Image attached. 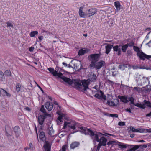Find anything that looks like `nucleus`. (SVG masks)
I'll return each instance as SVG.
<instances>
[{
    "label": "nucleus",
    "instance_id": "f257e3e1",
    "mask_svg": "<svg viewBox=\"0 0 151 151\" xmlns=\"http://www.w3.org/2000/svg\"><path fill=\"white\" fill-rule=\"evenodd\" d=\"M90 83L89 80H83L81 81L79 80H72V84L70 85L80 91L86 93L87 89H89L88 86Z\"/></svg>",
    "mask_w": 151,
    "mask_h": 151
},
{
    "label": "nucleus",
    "instance_id": "f03ea898",
    "mask_svg": "<svg viewBox=\"0 0 151 151\" xmlns=\"http://www.w3.org/2000/svg\"><path fill=\"white\" fill-rule=\"evenodd\" d=\"M40 139L45 142L44 147L45 151H50L51 145L47 141H46L45 134L44 132L41 131L39 134Z\"/></svg>",
    "mask_w": 151,
    "mask_h": 151
},
{
    "label": "nucleus",
    "instance_id": "7ed1b4c3",
    "mask_svg": "<svg viewBox=\"0 0 151 151\" xmlns=\"http://www.w3.org/2000/svg\"><path fill=\"white\" fill-rule=\"evenodd\" d=\"M88 131L89 133V135L91 137V138L93 140V141L95 142L96 141L99 142V137H101L102 135H105L106 136H107V135H112L111 134L106 133H104L106 134H103L100 132L96 133V134L92 130H88Z\"/></svg>",
    "mask_w": 151,
    "mask_h": 151
},
{
    "label": "nucleus",
    "instance_id": "20e7f679",
    "mask_svg": "<svg viewBox=\"0 0 151 151\" xmlns=\"http://www.w3.org/2000/svg\"><path fill=\"white\" fill-rule=\"evenodd\" d=\"M101 55L100 52L99 54H94L89 55L88 58L91 63L90 64L91 67H93L95 63H96L99 59Z\"/></svg>",
    "mask_w": 151,
    "mask_h": 151
},
{
    "label": "nucleus",
    "instance_id": "39448f33",
    "mask_svg": "<svg viewBox=\"0 0 151 151\" xmlns=\"http://www.w3.org/2000/svg\"><path fill=\"white\" fill-rule=\"evenodd\" d=\"M133 49L135 51L137 52V55L141 60H144L145 58L149 59L151 58V55H147L142 51L140 52L139 49L137 47L133 46Z\"/></svg>",
    "mask_w": 151,
    "mask_h": 151
},
{
    "label": "nucleus",
    "instance_id": "423d86ee",
    "mask_svg": "<svg viewBox=\"0 0 151 151\" xmlns=\"http://www.w3.org/2000/svg\"><path fill=\"white\" fill-rule=\"evenodd\" d=\"M78 123L75 122L71 123L68 122H65L64 123V126L63 127V129L66 128L67 126L69 127L70 128L73 129H75L76 127H78Z\"/></svg>",
    "mask_w": 151,
    "mask_h": 151
},
{
    "label": "nucleus",
    "instance_id": "0eeeda50",
    "mask_svg": "<svg viewBox=\"0 0 151 151\" xmlns=\"http://www.w3.org/2000/svg\"><path fill=\"white\" fill-rule=\"evenodd\" d=\"M55 75L56 76H57L58 77L60 78L63 80L64 82L67 83L69 85H70L72 84V80L65 76H63V74L61 73L60 72H57V73Z\"/></svg>",
    "mask_w": 151,
    "mask_h": 151
},
{
    "label": "nucleus",
    "instance_id": "6e6552de",
    "mask_svg": "<svg viewBox=\"0 0 151 151\" xmlns=\"http://www.w3.org/2000/svg\"><path fill=\"white\" fill-rule=\"evenodd\" d=\"M107 141V139L106 138L101 136L100 139H99V142L98 145L96 150L98 151L102 146L106 145Z\"/></svg>",
    "mask_w": 151,
    "mask_h": 151
},
{
    "label": "nucleus",
    "instance_id": "1a4fd4ad",
    "mask_svg": "<svg viewBox=\"0 0 151 151\" xmlns=\"http://www.w3.org/2000/svg\"><path fill=\"white\" fill-rule=\"evenodd\" d=\"M105 63L104 61L101 60L95 63L94 67L96 70H99L102 67L105 65Z\"/></svg>",
    "mask_w": 151,
    "mask_h": 151
},
{
    "label": "nucleus",
    "instance_id": "9d476101",
    "mask_svg": "<svg viewBox=\"0 0 151 151\" xmlns=\"http://www.w3.org/2000/svg\"><path fill=\"white\" fill-rule=\"evenodd\" d=\"M94 96L100 99H103L104 100L106 99V96L104 94L103 92L101 90H100L99 92L96 94L94 95Z\"/></svg>",
    "mask_w": 151,
    "mask_h": 151
},
{
    "label": "nucleus",
    "instance_id": "9b49d317",
    "mask_svg": "<svg viewBox=\"0 0 151 151\" xmlns=\"http://www.w3.org/2000/svg\"><path fill=\"white\" fill-rule=\"evenodd\" d=\"M97 12L96 8H93L88 10L87 12L88 17H90L94 15Z\"/></svg>",
    "mask_w": 151,
    "mask_h": 151
},
{
    "label": "nucleus",
    "instance_id": "f8f14e48",
    "mask_svg": "<svg viewBox=\"0 0 151 151\" xmlns=\"http://www.w3.org/2000/svg\"><path fill=\"white\" fill-rule=\"evenodd\" d=\"M119 103V100L117 99H114V101H110L109 100H108L106 104L110 106H117Z\"/></svg>",
    "mask_w": 151,
    "mask_h": 151
},
{
    "label": "nucleus",
    "instance_id": "ddd939ff",
    "mask_svg": "<svg viewBox=\"0 0 151 151\" xmlns=\"http://www.w3.org/2000/svg\"><path fill=\"white\" fill-rule=\"evenodd\" d=\"M130 146H131V147H133L134 148L132 150H135V151L139 147L142 149H143L147 147V145L146 144L140 145H130Z\"/></svg>",
    "mask_w": 151,
    "mask_h": 151
},
{
    "label": "nucleus",
    "instance_id": "4468645a",
    "mask_svg": "<svg viewBox=\"0 0 151 151\" xmlns=\"http://www.w3.org/2000/svg\"><path fill=\"white\" fill-rule=\"evenodd\" d=\"M45 108L49 111H51L53 107V104L52 103L47 102L45 104Z\"/></svg>",
    "mask_w": 151,
    "mask_h": 151
},
{
    "label": "nucleus",
    "instance_id": "2eb2a0df",
    "mask_svg": "<svg viewBox=\"0 0 151 151\" xmlns=\"http://www.w3.org/2000/svg\"><path fill=\"white\" fill-rule=\"evenodd\" d=\"M46 117H45V116L42 115L39 116L37 118V121L39 124L40 125H42Z\"/></svg>",
    "mask_w": 151,
    "mask_h": 151
},
{
    "label": "nucleus",
    "instance_id": "dca6fc26",
    "mask_svg": "<svg viewBox=\"0 0 151 151\" xmlns=\"http://www.w3.org/2000/svg\"><path fill=\"white\" fill-rule=\"evenodd\" d=\"M122 45H115L113 46V48L114 52H117L118 55H120L121 54V47Z\"/></svg>",
    "mask_w": 151,
    "mask_h": 151
},
{
    "label": "nucleus",
    "instance_id": "f3484780",
    "mask_svg": "<svg viewBox=\"0 0 151 151\" xmlns=\"http://www.w3.org/2000/svg\"><path fill=\"white\" fill-rule=\"evenodd\" d=\"M83 6L80 7L79 11V14L81 17L84 18L87 17V13L85 14V12H83Z\"/></svg>",
    "mask_w": 151,
    "mask_h": 151
},
{
    "label": "nucleus",
    "instance_id": "a211bd4d",
    "mask_svg": "<svg viewBox=\"0 0 151 151\" xmlns=\"http://www.w3.org/2000/svg\"><path fill=\"white\" fill-rule=\"evenodd\" d=\"M80 129L79 131L82 133L86 135L89 134L88 130H91L90 129H87V128L84 127H80Z\"/></svg>",
    "mask_w": 151,
    "mask_h": 151
},
{
    "label": "nucleus",
    "instance_id": "6ab92c4d",
    "mask_svg": "<svg viewBox=\"0 0 151 151\" xmlns=\"http://www.w3.org/2000/svg\"><path fill=\"white\" fill-rule=\"evenodd\" d=\"M1 94L3 96H7L9 97L11 96V94L8 93L6 91L0 88V96Z\"/></svg>",
    "mask_w": 151,
    "mask_h": 151
},
{
    "label": "nucleus",
    "instance_id": "aec40b11",
    "mask_svg": "<svg viewBox=\"0 0 151 151\" xmlns=\"http://www.w3.org/2000/svg\"><path fill=\"white\" fill-rule=\"evenodd\" d=\"M118 98L120 99V101L124 103H126L129 102L128 97L126 96H121L119 95L118 96Z\"/></svg>",
    "mask_w": 151,
    "mask_h": 151
},
{
    "label": "nucleus",
    "instance_id": "412c9836",
    "mask_svg": "<svg viewBox=\"0 0 151 151\" xmlns=\"http://www.w3.org/2000/svg\"><path fill=\"white\" fill-rule=\"evenodd\" d=\"M117 145H118L119 148L122 149L123 148H126V147H128L129 146H130V145L127 144H125L118 142H117Z\"/></svg>",
    "mask_w": 151,
    "mask_h": 151
},
{
    "label": "nucleus",
    "instance_id": "4be33fe9",
    "mask_svg": "<svg viewBox=\"0 0 151 151\" xmlns=\"http://www.w3.org/2000/svg\"><path fill=\"white\" fill-rule=\"evenodd\" d=\"M80 145V143L78 142H74L70 145V148L71 149H74L78 147Z\"/></svg>",
    "mask_w": 151,
    "mask_h": 151
},
{
    "label": "nucleus",
    "instance_id": "5701e85b",
    "mask_svg": "<svg viewBox=\"0 0 151 151\" xmlns=\"http://www.w3.org/2000/svg\"><path fill=\"white\" fill-rule=\"evenodd\" d=\"M48 134L50 136L52 137L54 136V131L52 127H49L48 129Z\"/></svg>",
    "mask_w": 151,
    "mask_h": 151
},
{
    "label": "nucleus",
    "instance_id": "b1692460",
    "mask_svg": "<svg viewBox=\"0 0 151 151\" xmlns=\"http://www.w3.org/2000/svg\"><path fill=\"white\" fill-rule=\"evenodd\" d=\"M113 45L108 44L105 46L106 52L105 53L107 54H108L110 52L112 48Z\"/></svg>",
    "mask_w": 151,
    "mask_h": 151
},
{
    "label": "nucleus",
    "instance_id": "393cba45",
    "mask_svg": "<svg viewBox=\"0 0 151 151\" xmlns=\"http://www.w3.org/2000/svg\"><path fill=\"white\" fill-rule=\"evenodd\" d=\"M97 78V77L96 74L94 73H93L92 75V76L90 78L88 79V80H89L90 82H95L96 81Z\"/></svg>",
    "mask_w": 151,
    "mask_h": 151
},
{
    "label": "nucleus",
    "instance_id": "a878e982",
    "mask_svg": "<svg viewBox=\"0 0 151 151\" xmlns=\"http://www.w3.org/2000/svg\"><path fill=\"white\" fill-rule=\"evenodd\" d=\"M114 5L116 8L117 11H119L120 9L121 5L119 2L116 1L114 2Z\"/></svg>",
    "mask_w": 151,
    "mask_h": 151
},
{
    "label": "nucleus",
    "instance_id": "bb28decb",
    "mask_svg": "<svg viewBox=\"0 0 151 151\" xmlns=\"http://www.w3.org/2000/svg\"><path fill=\"white\" fill-rule=\"evenodd\" d=\"M48 70L54 76H55V74L57 73V71L51 68H48Z\"/></svg>",
    "mask_w": 151,
    "mask_h": 151
},
{
    "label": "nucleus",
    "instance_id": "cd10ccee",
    "mask_svg": "<svg viewBox=\"0 0 151 151\" xmlns=\"http://www.w3.org/2000/svg\"><path fill=\"white\" fill-rule=\"evenodd\" d=\"M117 142L115 141H109L107 142V144L108 145H111L112 146L114 145H117Z\"/></svg>",
    "mask_w": 151,
    "mask_h": 151
},
{
    "label": "nucleus",
    "instance_id": "c85d7f7f",
    "mask_svg": "<svg viewBox=\"0 0 151 151\" xmlns=\"http://www.w3.org/2000/svg\"><path fill=\"white\" fill-rule=\"evenodd\" d=\"M121 49L122 50V52H125L127 49L128 48V45L126 44H125L121 46Z\"/></svg>",
    "mask_w": 151,
    "mask_h": 151
},
{
    "label": "nucleus",
    "instance_id": "c756f323",
    "mask_svg": "<svg viewBox=\"0 0 151 151\" xmlns=\"http://www.w3.org/2000/svg\"><path fill=\"white\" fill-rule=\"evenodd\" d=\"M20 131V128L19 126H16L14 128V131L16 134H19V132Z\"/></svg>",
    "mask_w": 151,
    "mask_h": 151
},
{
    "label": "nucleus",
    "instance_id": "7c9ffc66",
    "mask_svg": "<svg viewBox=\"0 0 151 151\" xmlns=\"http://www.w3.org/2000/svg\"><path fill=\"white\" fill-rule=\"evenodd\" d=\"M141 133L146 132V129H144L138 128L136 130V132Z\"/></svg>",
    "mask_w": 151,
    "mask_h": 151
},
{
    "label": "nucleus",
    "instance_id": "2f4dec72",
    "mask_svg": "<svg viewBox=\"0 0 151 151\" xmlns=\"http://www.w3.org/2000/svg\"><path fill=\"white\" fill-rule=\"evenodd\" d=\"M5 79V76L4 73L0 70V81H2Z\"/></svg>",
    "mask_w": 151,
    "mask_h": 151
},
{
    "label": "nucleus",
    "instance_id": "473e14b6",
    "mask_svg": "<svg viewBox=\"0 0 151 151\" xmlns=\"http://www.w3.org/2000/svg\"><path fill=\"white\" fill-rule=\"evenodd\" d=\"M135 106H136L139 108H140L142 109H144L145 108V105L144 104H141L139 103H137L136 104L134 105Z\"/></svg>",
    "mask_w": 151,
    "mask_h": 151
},
{
    "label": "nucleus",
    "instance_id": "72a5a7b5",
    "mask_svg": "<svg viewBox=\"0 0 151 151\" xmlns=\"http://www.w3.org/2000/svg\"><path fill=\"white\" fill-rule=\"evenodd\" d=\"M64 116H59L57 118L58 121H57V124L59 125L61 124V122H63L62 119Z\"/></svg>",
    "mask_w": 151,
    "mask_h": 151
},
{
    "label": "nucleus",
    "instance_id": "f704fd0d",
    "mask_svg": "<svg viewBox=\"0 0 151 151\" xmlns=\"http://www.w3.org/2000/svg\"><path fill=\"white\" fill-rule=\"evenodd\" d=\"M86 52V50L83 49H80L79 50L78 53L79 55H82Z\"/></svg>",
    "mask_w": 151,
    "mask_h": 151
},
{
    "label": "nucleus",
    "instance_id": "c9c22d12",
    "mask_svg": "<svg viewBox=\"0 0 151 151\" xmlns=\"http://www.w3.org/2000/svg\"><path fill=\"white\" fill-rule=\"evenodd\" d=\"M38 34V32L37 31H33L30 33V36L31 37H34L35 35H37Z\"/></svg>",
    "mask_w": 151,
    "mask_h": 151
},
{
    "label": "nucleus",
    "instance_id": "e433bc0d",
    "mask_svg": "<svg viewBox=\"0 0 151 151\" xmlns=\"http://www.w3.org/2000/svg\"><path fill=\"white\" fill-rule=\"evenodd\" d=\"M58 110L57 111L56 113L59 116H64V114L61 112V110H59L58 108Z\"/></svg>",
    "mask_w": 151,
    "mask_h": 151
},
{
    "label": "nucleus",
    "instance_id": "4c0bfd02",
    "mask_svg": "<svg viewBox=\"0 0 151 151\" xmlns=\"http://www.w3.org/2000/svg\"><path fill=\"white\" fill-rule=\"evenodd\" d=\"M5 75L7 76H12L11 73L9 70H7L5 72Z\"/></svg>",
    "mask_w": 151,
    "mask_h": 151
},
{
    "label": "nucleus",
    "instance_id": "58836bf2",
    "mask_svg": "<svg viewBox=\"0 0 151 151\" xmlns=\"http://www.w3.org/2000/svg\"><path fill=\"white\" fill-rule=\"evenodd\" d=\"M144 102L145 104L148 107H150V106L151 105V103L149 101L145 100Z\"/></svg>",
    "mask_w": 151,
    "mask_h": 151
},
{
    "label": "nucleus",
    "instance_id": "ea45409f",
    "mask_svg": "<svg viewBox=\"0 0 151 151\" xmlns=\"http://www.w3.org/2000/svg\"><path fill=\"white\" fill-rule=\"evenodd\" d=\"M21 86L19 83L17 84L16 86V90L17 92H19L20 90Z\"/></svg>",
    "mask_w": 151,
    "mask_h": 151
},
{
    "label": "nucleus",
    "instance_id": "a19ab883",
    "mask_svg": "<svg viewBox=\"0 0 151 151\" xmlns=\"http://www.w3.org/2000/svg\"><path fill=\"white\" fill-rule=\"evenodd\" d=\"M6 23L7 24V27H9V28H10V27H13V25L11 23L7 22H6Z\"/></svg>",
    "mask_w": 151,
    "mask_h": 151
},
{
    "label": "nucleus",
    "instance_id": "79ce46f5",
    "mask_svg": "<svg viewBox=\"0 0 151 151\" xmlns=\"http://www.w3.org/2000/svg\"><path fill=\"white\" fill-rule=\"evenodd\" d=\"M129 101L131 102V103L132 104L134 105V99L132 97H130L129 98Z\"/></svg>",
    "mask_w": 151,
    "mask_h": 151
},
{
    "label": "nucleus",
    "instance_id": "37998d69",
    "mask_svg": "<svg viewBox=\"0 0 151 151\" xmlns=\"http://www.w3.org/2000/svg\"><path fill=\"white\" fill-rule=\"evenodd\" d=\"M129 129H130L129 131H132V132H136V130L132 126H130L129 127Z\"/></svg>",
    "mask_w": 151,
    "mask_h": 151
},
{
    "label": "nucleus",
    "instance_id": "c03bdc74",
    "mask_svg": "<svg viewBox=\"0 0 151 151\" xmlns=\"http://www.w3.org/2000/svg\"><path fill=\"white\" fill-rule=\"evenodd\" d=\"M68 145H64L62 147V148L60 150L62 151H66V149Z\"/></svg>",
    "mask_w": 151,
    "mask_h": 151
},
{
    "label": "nucleus",
    "instance_id": "a18cd8bd",
    "mask_svg": "<svg viewBox=\"0 0 151 151\" xmlns=\"http://www.w3.org/2000/svg\"><path fill=\"white\" fill-rule=\"evenodd\" d=\"M134 44V42L133 41H131L129 43H128L126 45H128V46L131 47L133 46Z\"/></svg>",
    "mask_w": 151,
    "mask_h": 151
},
{
    "label": "nucleus",
    "instance_id": "49530a36",
    "mask_svg": "<svg viewBox=\"0 0 151 151\" xmlns=\"http://www.w3.org/2000/svg\"><path fill=\"white\" fill-rule=\"evenodd\" d=\"M118 125L119 126H124L125 125V123L124 122H118Z\"/></svg>",
    "mask_w": 151,
    "mask_h": 151
},
{
    "label": "nucleus",
    "instance_id": "de8ad7c7",
    "mask_svg": "<svg viewBox=\"0 0 151 151\" xmlns=\"http://www.w3.org/2000/svg\"><path fill=\"white\" fill-rule=\"evenodd\" d=\"M143 79L144 81H145V82H143L144 83H145L147 82H148L149 83V80L148 79V78H147V77L146 78V77H143Z\"/></svg>",
    "mask_w": 151,
    "mask_h": 151
},
{
    "label": "nucleus",
    "instance_id": "09e8293b",
    "mask_svg": "<svg viewBox=\"0 0 151 151\" xmlns=\"http://www.w3.org/2000/svg\"><path fill=\"white\" fill-rule=\"evenodd\" d=\"M45 109L44 108V106L43 105H42L41 106V109H40V111L43 113L45 111Z\"/></svg>",
    "mask_w": 151,
    "mask_h": 151
},
{
    "label": "nucleus",
    "instance_id": "8fccbe9b",
    "mask_svg": "<svg viewBox=\"0 0 151 151\" xmlns=\"http://www.w3.org/2000/svg\"><path fill=\"white\" fill-rule=\"evenodd\" d=\"M119 68L120 70H123L125 69L124 66L123 64L119 65Z\"/></svg>",
    "mask_w": 151,
    "mask_h": 151
},
{
    "label": "nucleus",
    "instance_id": "3c124183",
    "mask_svg": "<svg viewBox=\"0 0 151 151\" xmlns=\"http://www.w3.org/2000/svg\"><path fill=\"white\" fill-rule=\"evenodd\" d=\"M127 54L128 56H130L132 55V53L130 50H128L127 52Z\"/></svg>",
    "mask_w": 151,
    "mask_h": 151
},
{
    "label": "nucleus",
    "instance_id": "603ef678",
    "mask_svg": "<svg viewBox=\"0 0 151 151\" xmlns=\"http://www.w3.org/2000/svg\"><path fill=\"white\" fill-rule=\"evenodd\" d=\"M110 116L111 117H118V115L117 114H110Z\"/></svg>",
    "mask_w": 151,
    "mask_h": 151
},
{
    "label": "nucleus",
    "instance_id": "864d4df0",
    "mask_svg": "<svg viewBox=\"0 0 151 151\" xmlns=\"http://www.w3.org/2000/svg\"><path fill=\"white\" fill-rule=\"evenodd\" d=\"M132 67L134 69H138L139 68V67L137 65H134L132 66Z\"/></svg>",
    "mask_w": 151,
    "mask_h": 151
},
{
    "label": "nucleus",
    "instance_id": "5fc2aeb1",
    "mask_svg": "<svg viewBox=\"0 0 151 151\" xmlns=\"http://www.w3.org/2000/svg\"><path fill=\"white\" fill-rule=\"evenodd\" d=\"M134 89L136 90L137 91H139L140 90V88L137 87H134Z\"/></svg>",
    "mask_w": 151,
    "mask_h": 151
},
{
    "label": "nucleus",
    "instance_id": "6e6d98bb",
    "mask_svg": "<svg viewBox=\"0 0 151 151\" xmlns=\"http://www.w3.org/2000/svg\"><path fill=\"white\" fill-rule=\"evenodd\" d=\"M34 47L32 46L29 48V50L31 52H32L34 50Z\"/></svg>",
    "mask_w": 151,
    "mask_h": 151
},
{
    "label": "nucleus",
    "instance_id": "4d7b16f0",
    "mask_svg": "<svg viewBox=\"0 0 151 151\" xmlns=\"http://www.w3.org/2000/svg\"><path fill=\"white\" fill-rule=\"evenodd\" d=\"M107 81L109 84H113L114 83V82L112 81H111L109 80H108Z\"/></svg>",
    "mask_w": 151,
    "mask_h": 151
},
{
    "label": "nucleus",
    "instance_id": "13d9d810",
    "mask_svg": "<svg viewBox=\"0 0 151 151\" xmlns=\"http://www.w3.org/2000/svg\"><path fill=\"white\" fill-rule=\"evenodd\" d=\"M146 129V132H148L149 133H151V129Z\"/></svg>",
    "mask_w": 151,
    "mask_h": 151
},
{
    "label": "nucleus",
    "instance_id": "bf43d9fd",
    "mask_svg": "<svg viewBox=\"0 0 151 151\" xmlns=\"http://www.w3.org/2000/svg\"><path fill=\"white\" fill-rule=\"evenodd\" d=\"M38 39L40 41H41L43 39V37L42 36H40L38 37Z\"/></svg>",
    "mask_w": 151,
    "mask_h": 151
},
{
    "label": "nucleus",
    "instance_id": "052dcab7",
    "mask_svg": "<svg viewBox=\"0 0 151 151\" xmlns=\"http://www.w3.org/2000/svg\"><path fill=\"white\" fill-rule=\"evenodd\" d=\"M125 111L128 112H129V113H131V111L130 109L127 108L125 109Z\"/></svg>",
    "mask_w": 151,
    "mask_h": 151
},
{
    "label": "nucleus",
    "instance_id": "680f3d73",
    "mask_svg": "<svg viewBox=\"0 0 151 151\" xmlns=\"http://www.w3.org/2000/svg\"><path fill=\"white\" fill-rule=\"evenodd\" d=\"M43 113H44V115H43V116H45V117H46H46L47 116L48 114L47 113L46 111L44 112Z\"/></svg>",
    "mask_w": 151,
    "mask_h": 151
},
{
    "label": "nucleus",
    "instance_id": "e2e57ef3",
    "mask_svg": "<svg viewBox=\"0 0 151 151\" xmlns=\"http://www.w3.org/2000/svg\"><path fill=\"white\" fill-rule=\"evenodd\" d=\"M151 116V112L146 115V117H150Z\"/></svg>",
    "mask_w": 151,
    "mask_h": 151
},
{
    "label": "nucleus",
    "instance_id": "0e129e2a",
    "mask_svg": "<svg viewBox=\"0 0 151 151\" xmlns=\"http://www.w3.org/2000/svg\"><path fill=\"white\" fill-rule=\"evenodd\" d=\"M135 136V134H130V137L131 138H134Z\"/></svg>",
    "mask_w": 151,
    "mask_h": 151
},
{
    "label": "nucleus",
    "instance_id": "69168bd1",
    "mask_svg": "<svg viewBox=\"0 0 151 151\" xmlns=\"http://www.w3.org/2000/svg\"><path fill=\"white\" fill-rule=\"evenodd\" d=\"M148 86V85H147L145 86V87L146 91H149V89L148 88H147V87Z\"/></svg>",
    "mask_w": 151,
    "mask_h": 151
},
{
    "label": "nucleus",
    "instance_id": "338daca9",
    "mask_svg": "<svg viewBox=\"0 0 151 151\" xmlns=\"http://www.w3.org/2000/svg\"><path fill=\"white\" fill-rule=\"evenodd\" d=\"M62 64L63 65H64L65 66V67L68 66V64H67L66 63H64V62H63L62 63Z\"/></svg>",
    "mask_w": 151,
    "mask_h": 151
},
{
    "label": "nucleus",
    "instance_id": "774afa93",
    "mask_svg": "<svg viewBox=\"0 0 151 151\" xmlns=\"http://www.w3.org/2000/svg\"><path fill=\"white\" fill-rule=\"evenodd\" d=\"M137 142H145V141L143 140H142L139 141H137Z\"/></svg>",
    "mask_w": 151,
    "mask_h": 151
}]
</instances>
